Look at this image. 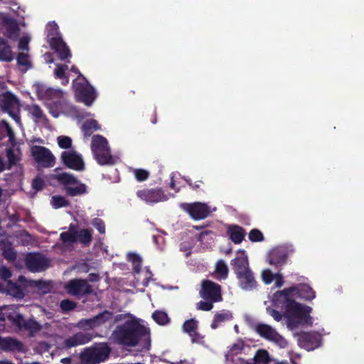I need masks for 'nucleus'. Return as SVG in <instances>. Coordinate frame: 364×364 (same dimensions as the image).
Instances as JSON below:
<instances>
[{
  "label": "nucleus",
  "mask_w": 364,
  "mask_h": 364,
  "mask_svg": "<svg viewBox=\"0 0 364 364\" xmlns=\"http://www.w3.org/2000/svg\"><path fill=\"white\" fill-rule=\"evenodd\" d=\"M31 154L38 165L43 168L54 166L55 158L52 152L45 146L34 145L31 147Z\"/></svg>",
  "instance_id": "7"
},
{
  "label": "nucleus",
  "mask_w": 364,
  "mask_h": 364,
  "mask_svg": "<svg viewBox=\"0 0 364 364\" xmlns=\"http://www.w3.org/2000/svg\"><path fill=\"white\" fill-rule=\"evenodd\" d=\"M91 336L88 333L78 332L73 336L65 339L63 344L65 348H70L87 343L91 341Z\"/></svg>",
  "instance_id": "21"
},
{
  "label": "nucleus",
  "mask_w": 364,
  "mask_h": 364,
  "mask_svg": "<svg viewBox=\"0 0 364 364\" xmlns=\"http://www.w3.org/2000/svg\"><path fill=\"white\" fill-rule=\"evenodd\" d=\"M4 22L6 26L4 36L11 40H16L19 36V27L13 18H5Z\"/></svg>",
  "instance_id": "27"
},
{
  "label": "nucleus",
  "mask_w": 364,
  "mask_h": 364,
  "mask_svg": "<svg viewBox=\"0 0 364 364\" xmlns=\"http://www.w3.org/2000/svg\"><path fill=\"white\" fill-rule=\"evenodd\" d=\"M32 286L36 287L38 290L43 293H47L48 291V284L43 280H34L31 281Z\"/></svg>",
  "instance_id": "49"
},
{
  "label": "nucleus",
  "mask_w": 364,
  "mask_h": 364,
  "mask_svg": "<svg viewBox=\"0 0 364 364\" xmlns=\"http://www.w3.org/2000/svg\"><path fill=\"white\" fill-rule=\"evenodd\" d=\"M215 272L222 279H226L228 275V267L225 262L220 259L216 263Z\"/></svg>",
  "instance_id": "43"
},
{
  "label": "nucleus",
  "mask_w": 364,
  "mask_h": 364,
  "mask_svg": "<svg viewBox=\"0 0 364 364\" xmlns=\"http://www.w3.org/2000/svg\"><path fill=\"white\" fill-rule=\"evenodd\" d=\"M239 286L245 290H252L257 286L254 273L250 269L236 275Z\"/></svg>",
  "instance_id": "20"
},
{
  "label": "nucleus",
  "mask_w": 364,
  "mask_h": 364,
  "mask_svg": "<svg viewBox=\"0 0 364 364\" xmlns=\"http://www.w3.org/2000/svg\"><path fill=\"white\" fill-rule=\"evenodd\" d=\"M61 161L63 164L73 170L82 171L85 164L80 154L74 151H65L61 154Z\"/></svg>",
  "instance_id": "14"
},
{
  "label": "nucleus",
  "mask_w": 364,
  "mask_h": 364,
  "mask_svg": "<svg viewBox=\"0 0 364 364\" xmlns=\"http://www.w3.org/2000/svg\"><path fill=\"white\" fill-rule=\"evenodd\" d=\"M110 339L112 343L125 347H136L141 341H144L147 348L151 345L149 329L133 317L117 325Z\"/></svg>",
  "instance_id": "1"
},
{
  "label": "nucleus",
  "mask_w": 364,
  "mask_h": 364,
  "mask_svg": "<svg viewBox=\"0 0 364 364\" xmlns=\"http://www.w3.org/2000/svg\"><path fill=\"white\" fill-rule=\"evenodd\" d=\"M213 303L206 300L200 301L197 303V309L205 311H210L213 308Z\"/></svg>",
  "instance_id": "53"
},
{
  "label": "nucleus",
  "mask_w": 364,
  "mask_h": 364,
  "mask_svg": "<svg viewBox=\"0 0 364 364\" xmlns=\"http://www.w3.org/2000/svg\"><path fill=\"white\" fill-rule=\"evenodd\" d=\"M0 247L2 250V255L8 261H15L16 259V252L11 242L9 241H1Z\"/></svg>",
  "instance_id": "30"
},
{
  "label": "nucleus",
  "mask_w": 364,
  "mask_h": 364,
  "mask_svg": "<svg viewBox=\"0 0 364 364\" xmlns=\"http://www.w3.org/2000/svg\"><path fill=\"white\" fill-rule=\"evenodd\" d=\"M48 43L60 60H63L71 57L70 50L61 36L52 37Z\"/></svg>",
  "instance_id": "18"
},
{
  "label": "nucleus",
  "mask_w": 364,
  "mask_h": 364,
  "mask_svg": "<svg viewBox=\"0 0 364 364\" xmlns=\"http://www.w3.org/2000/svg\"><path fill=\"white\" fill-rule=\"evenodd\" d=\"M88 279L90 282H96L99 279V276L97 274L91 273L88 275Z\"/></svg>",
  "instance_id": "63"
},
{
  "label": "nucleus",
  "mask_w": 364,
  "mask_h": 364,
  "mask_svg": "<svg viewBox=\"0 0 364 364\" xmlns=\"http://www.w3.org/2000/svg\"><path fill=\"white\" fill-rule=\"evenodd\" d=\"M254 360L258 364H269L270 362L269 355L267 350L259 349L257 350Z\"/></svg>",
  "instance_id": "39"
},
{
  "label": "nucleus",
  "mask_w": 364,
  "mask_h": 364,
  "mask_svg": "<svg viewBox=\"0 0 364 364\" xmlns=\"http://www.w3.org/2000/svg\"><path fill=\"white\" fill-rule=\"evenodd\" d=\"M111 348L107 343H95L94 346L85 348L80 355L82 364H98L109 358Z\"/></svg>",
  "instance_id": "3"
},
{
  "label": "nucleus",
  "mask_w": 364,
  "mask_h": 364,
  "mask_svg": "<svg viewBox=\"0 0 364 364\" xmlns=\"http://www.w3.org/2000/svg\"><path fill=\"white\" fill-rule=\"evenodd\" d=\"M126 317H127V314H117L114 317V322L117 323V322L121 321L123 319H124Z\"/></svg>",
  "instance_id": "64"
},
{
  "label": "nucleus",
  "mask_w": 364,
  "mask_h": 364,
  "mask_svg": "<svg viewBox=\"0 0 364 364\" xmlns=\"http://www.w3.org/2000/svg\"><path fill=\"white\" fill-rule=\"evenodd\" d=\"M1 276L4 279H8L11 276V273L10 272L9 269H8L6 267H4L2 269H1Z\"/></svg>",
  "instance_id": "62"
},
{
  "label": "nucleus",
  "mask_w": 364,
  "mask_h": 364,
  "mask_svg": "<svg viewBox=\"0 0 364 364\" xmlns=\"http://www.w3.org/2000/svg\"><path fill=\"white\" fill-rule=\"evenodd\" d=\"M67 292L75 296L80 297L93 292L92 286L86 279H74L70 280L65 286Z\"/></svg>",
  "instance_id": "8"
},
{
  "label": "nucleus",
  "mask_w": 364,
  "mask_h": 364,
  "mask_svg": "<svg viewBox=\"0 0 364 364\" xmlns=\"http://www.w3.org/2000/svg\"><path fill=\"white\" fill-rule=\"evenodd\" d=\"M136 196L146 203L153 204L168 200L167 196L161 188H144L136 192Z\"/></svg>",
  "instance_id": "11"
},
{
  "label": "nucleus",
  "mask_w": 364,
  "mask_h": 364,
  "mask_svg": "<svg viewBox=\"0 0 364 364\" xmlns=\"http://www.w3.org/2000/svg\"><path fill=\"white\" fill-rule=\"evenodd\" d=\"M232 317L231 313L228 311L222 310L215 314L210 326L213 329H216L222 323L230 320Z\"/></svg>",
  "instance_id": "32"
},
{
  "label": "nucleus",
  "mask_w": 364,
  "mask_h": 364,
  "mask_svg": "<svg viewBox=\"0 0 364 364\" xmlns=\"http://www.w3.org/2000/svg\"><path fill=\"white\" fill-rule=\"evenodd\" d=\"M17 65L23 73H26L31 68V63L27 53H19L16 57Z\"/></svg>",
  "instance_id": "35"
},
{
  "label": "nucleus",
  "mask_w": 364,
  "mask_h": 364,
  "mask_svg": "<svg viewBox=\"0 0 364 364\" xmlns=\"http://www.w3.org/2000/svg\"><path fill=\"white\" fill-rule=\"evenodd\" d=\"M93 155L95 159L101 166L113 165L115 164V159L111 154V151L109 146L102 150H100V151L93 154Z\"/></svg>",
  "instance_id": "24"
},
{
  "label": "nucleus",
  "mask_w": 364,
  "mask_h": 364,
  "mask_svg": "<svg viewBox=\"0 0 364 364\" xmlns=\"http://www.w3.org/2000/svg\"><path fill=\"white\" fill-rule=\"evenodd\" d=\"M14 58L11 46L3 38L0 37V61L11 62Z\"/></svg>",
  "instance_id": "29"
},
{
  "label": "nucleus",
  "mask_w": 364,
  "mask_h": 364,
  "mask_svg": "<svg viewBox=\"0 0 364 364\" xmlns=\"http://www.w3.org/2000/svg\"><path fill=\"white\" fill-rule=\"evenodd\" d=\"M18 48L21 50H28V39L26 38H22L20 39L18 43Z\"/></svg>",
  "instance_id": "57"
},
{
  "label": "nucleus",
  "mask_w": 364,
  "mask_h": 364,
  "mask_svg": "<svg viewBox=\"0 0 364 364\" xmlns=\"http://www.w3.org/2000/svg\"><path fill=\"white\" fill-rule=\"evenodd\" d=\"M287 258L286 251L282 248H275L269 255V263L272 265L282 266Z\"/></svg>",
  "instance_id": "26"
},
{
  "label": "nucleus",
  "mask_w": 364,
  "mask_h": 364,
  "mask_svg": "<svg viewBox=\"0 0 364 364\" xmlns=\"http://www.w3.org/2000/svg\"><path fill=\"white\" fill-rule=\"evenodd\" d=\"M92 230L81 229L77 234V241H79L84 246L88 247L92 240Z\"/></svg>",
  "instance_id": "33"
},
{
  "label": "nucleus",
  "mask_w": 364,
  "mask_h": 364,
  "mask_svg": "<svg viewBox=\"0 0 364 364\" xmlns=\"http://www.w3.org/2000/svg\"><path fill=\"white\" fill-rule=\"evenodd\" d=\"M23 343L13 338H4L1 350L3 351H18L23 350Z\"/></svg>",
  "instance_id": "28"
},
{
  "label": "nucleus",
  "mask_w": 364,
  "mask_h": 364,
  "mask_svg": "<svg viewBox=\"0 0 364 364\" xmlns=\"http://www.w3.org/2000/svg\"><path fill=\"white\" fill-rule=\"evenodd\" d=\"M25 263L27 269L31 272H43L49 267V260L38 252L28 254Z\"/></svg>",
  "instance_id": "10"
},
{
  "label": "nucleus",
  "mask_w": 364,
  "mask_h": 364,
  "mask_svg": "<svg viewBox=\"0 0 364 364\" xmlns=\"http://www.w3.org/2000/svg\"><path fill=\"white\" fill-rule=\"evenodd\" d=\"M112 312L105 310L92 318L80 320L79 326L84 329H93L105 324L112 318Z\"/></svg>",
  "instance_id": "15"
},
{
  "label": "nucleus",
  "mask_w": 364,
  "mask_h": 364,
  "mask_svg": "<svg viewBox=\"0 0 364 364\" xmlns=\"http://www.w3.org/2000/svg\"><path fill=\"white\" fill-rule=\"evenodd\" d=\"M298 345L306 350H313L321 345L322 338L317 332H301L297 334Z\"/></svg>",
  "instance_id": "9"
},
{
  "label": "nucleus",
  "mask_w": 364,
  "mask_h": 364,
  "mask_svg": "<svg viewBox=\"0 0 364 364\" xmlns=\"http://www.w3.org/2000/svg\"><path fill=\"white\" fill-rule=\"evenodd\" d=\"M275 286L277 287H281L284 284L283 277L282 275L277 274L276 276Z\"/></svg>",
  "instance_id": "60"
},
{
  "label": "nucleus",
  "mask_w": 364,
  "mask_h": 364,
  "mask_svg": "<svg viewBox=\"0 0 364 364\" xmlns=\"http://www.w3.org/2000/svg\"><path fill=\"white\" fill-rule=\"evenodd\" d=\"M134 174L136 181L139 182L144 181L147 180L149 177V172L142 168L134 169Z\"/></svg>",
  "instance_id": "46"
},
{
  "label": "nucleus",
  "mask_w": 364,
  "mask_h": 364,
  "mask_svg": "<svg viewBox=\"0 0 364 364\" xmlns=\"http://www.w3.org/2000/svg\"><path fill=\"white\" fill-rule=\"evenodd\" d=\"M13 322L18 326H23L22 322H24L22 315L17 314L14 318Z\"/></svg>",
  "instance_id": "59"
},
{
  "label": "nucleus",
  "mask_w": 364,
  "mask_h": 364,
  "mask_svg": "<svg viewBox=\"0 0 364 364\" xmlns=\"http://www.w3.org/2000/svg\"><path fill=\"white\" fill-rule=\"evenodd\" d=\"M203 184V181H201V180L197 181L193 183V185L191 186V188L194 191H198V190L200 189V186Z\"/></svg>",
  "instance_id": "61"
},
{
  "label": "nucleus",
  "mask_w": 364,
  "mask_h": 364,
  "mask_svg": "<svg viewBox=\"0 0 364 364\" xmlns=\"http://www.w3.org/2000/svg\"><path fill=\"white\" fill-rule=\"evenodd\" d=\"M181 207L195 220H203L206 218L210 213L209 207L205 203L200 202L182 203Z\"/></svg>",
  "instance_id": "12"
},
{
  "label": "nucleus",
  "mask_w": 364,
  "mask_h": 364,
  "mask_svg": "<svg viewBox=\"0 0 364 364\" xmlns=\"http://www.w3.org/2000/svg\"><path fill=\"white\" fill-rule=\"evenodd\" d=\"M13 288L14 289V294L19 298H21L23 296V293L22 291V289L20 286H18L16 284H13Z\"/></svg>",
  "instance_id": "58"
},
{
  "label": "nucleus",
  "mask_w": 364,
  "mask_h": 364,
  "mask_svg": "<svg viewBox=\"0 0 364 364\" xmlns=\"http://www.w3.org/2000/svg\"><path fill=\"white\" fill-rule=\"evenodd\" d=\"M18 100L10 92H5L0 100V106L2 109L14 119H19L18 116L15 112V111L18 109Z\"/></svg>",
  "instance_id": "17"
},
{
  "label": "nucleus",
  "mask_w": 364,
  "mask_h": 364,
  "mask_svg": "<svg viewBox=\"0 0 364 364\" xmlns=\"http://www.w3.org/2000/svg\"><path fill=\"white\" fill-rule=\"evenodd\" d=\"M27 110L31 114L35 121L38 122L46 118V115L44 114L43 110L40 106L36 104L28 105Z\"/></svg>",
  "instance_id": "37"
},
{
  "label": "nucleus",
  "mask_w": 364,
  "mask_h": 364,
  "mask_svg": "<svg viewBox=\"0 0 364 364\" xmlns=\"http://www.w3.org/2000/svg\"><path fill=\"white\" fill-rule=\"evenodd\" d=\"M100 128L98 122L95 119L87 120L82 126V130L86 137L90 136L95 131L98 130Z\"/></svg>",
  "instance_id": "36"
},
{
  "label": "nucleus",
  "mask_w": 364,
  "mask_h": 364,
  "mask_svg": "<svg viewBox=\"0 0 364 364\" xmlns=\"http://www.w3.org/2000/svg\"><path fill=\"white\" fill-rule=\"evenodd\" d=\"M68 69V66L67 65L58 64L54 70L55 77L62 80V84L63 85H66L69 82V77L65 73Z\"/></svg>",
  "instance_id": "34"
},
{
  "label": "nucleus",
  "mask_w": 364,
  "mask_h": 364,
  "mask_svg": "<svg viewBox=\"0 0 364 364\" xmlns=\"http://www.w3.org/2000/svg\"><path fill=\"white\" fill-rule=\"evenodd\" d=\"M152 318L159 325H165L169 322L167 314L161 311H155L152 314Z\"/></svg>",
  "instance_id": "42"
},
{
  "label": "nucleus",
  "mask_w": 364,
  "mask_h": 364,
  "mask_svg": "<svg viewBox=\"0 0 364 364\" xmlns=\"http://www.w3.org/2000/svg\"><path fill=\"white\" fill-rule=\"evenodd\" d=\"M231 266L235 275L250 269L245 250H240L237 252L236 257L231 260Z\"/></svg>",
  "instance_id": "19"
},
{
  "label": "nucleus",
  "mask_w": 364,
  "mask_h": 364,
  "mask_svg": "<svg viewBox=\"0 0 364 364\" xmlns=\"http://www.w3.org/2000/svg\"><path fill=\"white\" fill-rule=\"evenodd\" d=\"M248 237L252 242H262L264 240L262 232L257 228H254L250 231Z\"/></svg>",
  "instance_id": "45"
},
{
  "label": "nucleus",
  "mask_w": 364,
  "mask_h": 364,
  "mask_svg": "<svg viewBox=\"0 0 364 364\" xmlns=\"http://www.w3.org/2000/svg\"><path fill=\"white\" fill-rule=\"evenodd\" d=\"M227 235L235 244H240L246 235L245 230L238 225H229L227 228Z\"/></svg>",
  "instance_id": "23"
},
{
  "label": "nucleus",
  "mask_w": 364,
  "mask_h": 364,
  "mask_svg": "<svg viewBox=\"0 0 364 364\" xmlns=\"http://www.w3.org/2000/svg\"><path fill=\"white\" fill-rule=\"evenodd\" d=\"M183 331L188 333L191 338L192 343H197L199 341L200 336L198 331V321L195 318H191L186 321L183 324Z\"/></svg>",
  "instance_id": "22"
},
{
  "label": "nucleus",
  "mask_w": 364,
  "mask_h": 364,
  "mask_svg": "<svg viewBox=\"0 0 364 364\" xmlns=\"http://www.w3.org/2000/svg\"><path fill=\"white\" fill-rule=\"evenodd\" d=\"M267 312L272 316L277 321H280L282 318V314L277 310L271 307L267 308Z\"/></svg>",
  "instance_id": "56"
},
{
  "label": "nucleus",
  "mask_w": 364,
  "mask_h": 364,
  "mask_svg": "<svg viewBox=\"0 0 364 364\" xmlns=\"http://www.w3.org/2000/svg\"><path fill=\"white\" fill-rule=\"evenodd\" d=\"M294 288H287L282 291H277L273 295L272 303L274 307L284 311V314L289 310V304L294 302L291 298Z\"/></svg>",
  "instance_id": "13"
},
{
  "label": "nucleus",
  "mask_w": 364,
  "mask_h": 364,
  "mask_svg": "<svg viewBox=\"0 0 364 364\" xmlns=\"http://www.w3.org/2000/svg\"><path fill=\"white\" fill-rule=\"evenodd\" d=\"M75 88L78 101L83 102L86 106H90L95 99L94 88L80 82H77Z\"/></svg>",
  "instance_id": "16"
},
{
  "label": "nucleus",
  "mask_w": 364,
  "mask_h": 364,
  "mask_svg": "<svg viewBox=\"0 0 364 364\" xmlns=\"http://www.w3.org/2000/svg\"><path fill=\"white\" fill-rule=\"evenodd\" d=\"M77 303L70 299H63L60 303V307L62 312L66 313L75 309Z\"/></svg>",
  "instance_id": "44"
},
{
  "label": "nucleus",
  "mask_w": 364,
  "mask_h": 364,
  "mask_svg": "<svg viewBox=\"0 0 364 364\" xmlns=\"http://www.w3.org/2000/svg\"><path fill=\"white\" fill-rule=\"evenodd\" d=\"M289 310L284 314L287 318V327L294 329L299 325L312 326L313 319L310 316L312 308L301 304L296 301L289 304Z\"/></svg>",
  "instance_id": "2"
},
{
  "label": "nucleus",
  "mask_w": 364,
  "mask_h": 364,
  "mask_svg": "<svg viewBox=\"0 0 364 364\" xmlns=\"http://www.w3.org/2000/svg\"><path fill=\"white\" fill-rule=\"evenodd\" d=\"M128 260L133 264V271L139 274L141 269L142 259L141 257L136 253L130 252L128 254Z\"/></svg>",
  "instance_id": "38"
},
{
  "label": "nucleus",
  "mask_w": 364,
  "mask_h": 364,
  "mask_svg": "<svg viewBox=\"0 0 364 364\" xmlns=\"http://www.w3.org/2000/svg\"><path fill=\"white\" fill-rule=\"evenodd\" d=\"M92 224L99 231L100 233H105V225L102 219L96 218L92 220Z\"/></svg>",
  "instance_id": "52"
},
{
  "label": "nucleus",
  "mask_w": 364,
  "mask_h": 364,
  "mask_svg": "<svg viewBox=\"0 0 364 364\" xmlns=\"http://www.w3.org/2000/svg\"><path fill=\"white\" fill-rule=\"evenodd\" d=\"M108 141L107 139L102 135H94L92 138L91 149L93 154L107 148Z\"/></svg>",
  "instance_id": "31"
},
{
  "label": "nucleus",
  "mask_w": 364,
  "mask_h": 364,
  "mask_svg": "<svg viewBox=\"0 0 364 364\" xmlns=\"http://www.w3.org/2000/svg\"><path fill=\"white\" fill-rule=\"evenodd\" d=\"M294 288L293 294H297V296L306 301H311L316 296V292L314 289L308 284H303L298 287H291Z\"/></svg>",
  "instance_id": "25"
},
{
  "label": "nucleus",
  "mask_w": 364,
  "mask_h": 364,
  "mask_svg": "<svg viewBox=\"0 0 364 364\" xmlns=\"http://www.w3.org/2000/svg\"><path fill=\"white\" fill-rule=\"evenodd\" d=\"M23 327L29 331V334L31 336H33L34 333L38 332L41 329V326L33 319H29L24 321Z\"/></svg>",
  "instance_id": "40"
},
{
  "label": "nucleus",
  "mask_w": 364,
  "mask_h": 364,
  "mask_svg": "<svg viewBox=\"0 0 364 364\" xmlns=\"http://www.w3.org/2000/svg\"><path fill=\"white\" fill-rule=\"evenodd\" d=\"M6 156L9 161L8 169L11 168V167L16 164L18 161V158L16 155L14 154L12 149L7 150Z\"/></svg>",
  "instance_id": "51"
},
{
  "label": "nucleus",
  "mask_w": 364,
  "mask_h": 364,
  "mask_svg": "<svg viewBox=\"0 0 364 364\" xmlns=\"http://www.w3.org/2000/svg\"><path fill=\"white\" fill-rule=\"evenodd\" d=\"M53 178L63 187L65 194L68 196H78L87 193L86 185L73 174L63 172L54 175Z\"/></svg>",
  "instance_id": "4"
},
{
  "label": "nucleus",
  "mask_w": 364,
  "mask_h": 364,
  "mask_svg": "<svg viewBox=\"0 0 364 364\" xmlns=\"http://www.w3.org/2000/svg\"><path fill=\"white\" fill-rule=\"evenodd\" d=\"M51 205L54 208L58 209L69 206L70 202L64 196L57 195L52 197Z\"/></svg>",
  "instance_id": "41"
},
{
  "label": "nucleus",
  "mask_w": 364,
  "mask_h": 364,
  "mask_svg": "<svg viewBox=\"0 0 364 364\" xmlns=\"http://www.w3.org/2000/svg\"><path fill=\"white\" fill-rule=\"evenodd\" d=\"M58 146L63 149H67L72 146V139L68 136H60L57 139Z\"/></svg>",
  "instance_id": "47"
},
{
  "label": "nucleus",
  "mask_w": 364,
  "mask_h": 364,
  "mask_svg": "<svg viewBox=\"0 0 364 364\" xmlns=\"http://www.w3.org/2000/svg\"><path fill=\"white\" fill-rule=\"evenodd\" d=\"M262 279L266 284H269L272 282L274 275L269 269H266L262 272Z\"/></svg>",
  "instance_id": "55"
},
{
  "label": "nucleus",
  "mask_w": 364,
  "mask_h": 364,
  "mask_svg": "<svg viewBox=\"0 0 364 364\" xmlns=\"http://www.w3.org/2000/svg\"><path fill=\"white\" fill-rule=\"evenodd\" d=\"M31 186L34 190L39 191L43 188L45 182L41 178L36 177L33 179Z\"/></svg>",
  "instance_id": "54"
},
{
  "label": "nucleus",
  "mask_w": 364,
  "mask_h": 364,
  "mask_svg": "<svg viewBox=\"0 0 364 364\" xmlns=\"http://www.w3.org/2000/svg\"><path fill=\"white\" fill-rule=\"evenodd\" d=\"M255 331L260 337L276 343L280 348L287 346L286 339L269 325L259 323L255 325Z\"/></svg>",
  "instance_id": "5"
},
{
  "label": "nucleus",
  "mask_w": 364,
  "mask_h": 364,
  "mask_svg": "<svg viewBox=\"0 0 364 364\" xmlns=\"http://www.w3.org/2000/svg\"><path fill=\"white\" fill-rule=\"evenodd\" d=\"M200 296L206 301L212 302L221 301L223 300L221 287L211 280L204 279L201 283Z\"/></svg>",
  "instance_id": "6"
},
{
  "label": "nucleus",
  "mask_w": 364,
  "mask_h": 364,
  "mask_svg": "<svg viewBox=\"0 0 364 364\" xmlns=\"http://www.w3.org/2000/svg\"><path fill=\"white\" fill-rule=\"evenodd\" d=\"M60 238L63 243H75L77 242V237L73 232H63L60 235Z\"/></svg>",
  "instance_id": "48"
},
{
  "label": "nucleus",
  "mask_w": 364,
  "mask_h": 364,
  "mask_svg": "<svg viewBox=\"0 0 364 364\" xmlns=\"http://www.w3.org/2000/svg\"><path fill=\"white\" fill-rule=\"evenodd\" d=\"M60 36H61L60 35V33L58 32V27L57 24H55V23L50 24L49 26V28L48 30V34H47L48 43L49 42V41L50 40V38L52 37H60Z\"/></svg>",
  "instance_id": "50"
}]
</instances>
